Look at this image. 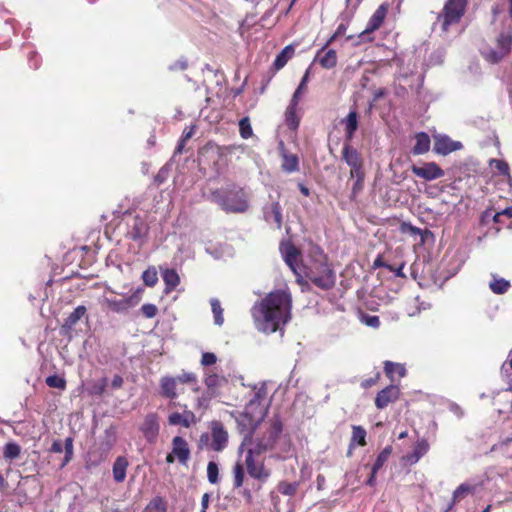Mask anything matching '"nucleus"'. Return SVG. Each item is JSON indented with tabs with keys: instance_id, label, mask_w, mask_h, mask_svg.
Returning <instances> with one entry per match:
<instances>
[{
	"instance_id": "nucleus-28",
	"label": "nucleus",
	"mask_w": 512,
	"mask_h": 512,
	"mask_svg": "<svg viewBox=\"0 0 512 512\" xmlns=\"http://www.w3.org/2000/svg\"><path fill=\"white\" fill-rule=\"evenodd\" d=\"M86 313L85 306H77L74 311L65 319L63 327L71 329Z\"/></svg>"
},
{
	"instance_id": "nucleus-46",
	"label": "nucleus",
	"mask_w": 512,
	"mask_h": 512,
	"mask_svg": "<svg viewBox=\"0 0 512 512\" xmlns=\"http://www.w3.org/2000/svg\"><path fill=\"white\" fill-rule=\"evenodd\" d=\"M283 169L287 172H293L298 169V159L294 155L286 156L283 163Z\"/></svg>"
},
{
	"instance_id": "nucleus-54",
	"label": "nucleus",
	"mask_w": 512,
	"mask_h": 512,
	"mask_svg": "<svg viewBox=\"0 0 512 512\" xmlns=\"http://www.w3.org/2000/svg\"><path fill=\"white\" fill-rule=\"evenodd\" d=\"M302 94H303L302 91H299L298 89H296V91L294 92V94L292 96V99H291V102H290L289 106L297 108V105L299 103V100H300V97H301Z\"/></svg>"
},
{
	"instance_id": "nucleus-23",
	"label": "nucleus",
	"mask_w": 512,
	"mask_h": 512,
	"mask_svg": "<svg viewBox=\"0 0 512 512\" xmlns=\"http://www.w3.org/2000/svg\"><path fill=\"white\" fill-rule=\"evenodd\" d=\"M128 461L124 457H118L113 465V477L116 482H123L126 477Z\"/></svg>"
},
{
	"instance_id": "nucleus-8",
	"label": "nucleus",
	"mask_w": 512,
	"mask_h": 512,
	"mask_svg": "<svg viewBox=\"0 0 512 512\" xmlns=\"http://www.w3.org/2000/svg\"><path fill=\"white\" fill-rule=\"evenodd\" d=\"M140 299L139 293H134L122 299L104 297L103 304L112 312L125 313L130 308L135 307L140 302Z\"/></svg>"
},
{
	"instance_id": "nucleus-1",
	"label": "nucleus",
	"mask_w": 512,
	"mask_h": 512,
	"mask_svg": "<svg viewBox=\"0 0 512 512\" xmlns=\"http://www.w3.org/2000/svg\"><path fill=\"white\" fill-rule=\"evenodd\" d=\"M292 297L287 289L268 293L252 307L256 329L265 334L282 331L291 319Z\"/></svg>"
},
{
	"instance_id": "nucleus-45",
	"label": "nucleus",
	"mask_w": 512,
	"mask_h": 512,
	"mask_svg": "<svg viewBox=\"0 0 512 512\" xmlns=\"http://www.w3.org/2000/svg\"><path fill=\"white\" fill-rule=\"evenodd\" d=\"M489 164L491 167L498 170L500 174L509 175V166L505 161L499 159H491Z\"/></svg>"
},
{
	"instance_id": "nucleus-41",
	"label": "nucleus",
	"mask_w": 512,
	"mask_h": 512,
	"mask_svg": "<svg viewBox=\"0 0 512 512\" xmlns=\"http://www.w3.org/2000/svg\"><path fill=\"white\" fill-rule=\"evenodd\" d=\"M207 478L211 484H217L219 481V467L214 461L207 465Z\"/></svg>"
},
{
	"instance_id": "nucleus-47",
	"label": "nucleus",
	"mask_w": 512,
	"mask_h": 512,
	"mask_svg": "<svg viewBox=\"0 0 512 512\" xmlns=\"http://www.w3.org/2000/svg\"><path fill=\"white\" fill-rule=\"evenodd\" d=\"M175 379H177V382H181V383H196L197 382V377L192 372H184V373L178 375L177 377H175Z\"/></svg>"
},
{
	"instance_id": "nucleus-6",
	"label": "nucleus",
	"mask_w": 512,
	"mask_h": 512,
	"mask_svg": "<svg viewBox=\"0 0 512 512\" xmlns=\"http://www.w3.org/2000/svg\"><path fill=\"white\" fill-rule=\"evenodd\" d=\"M512 44V31L507 29L501 32L495 41V47H491L483 51L485 59L491 63H497L506 57L511 49Z\"/></svg>"
},
{
	"instance_id": "nucleus-37",
	"label": "nucleus",
	"mask_w": 512,
	"mask_h": 512,
	"mask_svg": "<svg viewBox=\"0 0 512 512\" xmlns=\"http://www.w3.org/2000/svg\"><path fill=\"white\" fill-rule=\"evenodd\" d=\"M244 481V469L243 465L237 462L233 467V486L239 488L242 486Z\"/></svg>"
},
{
	"instance_id": "nucleus-30",
	"label": "nucleus",
	"mask_w": 512,
	"mask_h": 512,
	"mask_svg": "<svg viewBox=\"0 0 512 512\" xmlns=\"http://www.w3.org/2000/svg\"><path fill=\"white\" fill-rule=\"evenodd\" d=\"M319 63L321 64L322 67L326 69H331L335 67L337 64L336 51L333 49L326 51L324 55L319 58Z\"/></svg>"
},
{
	"instance_id": "nucleus-17",
	"label": "nucleus",
	"mask_w": 512,
	"mask_h": 512,
	"mask_svg": "<svg viewBox=\"0 0 512 512\" xmlns=\"http://www.w3.org/2000/svg\"><path fill=\"white\" fill-rule=\"evenodd\" d=\"M168 423L172 426L180 425L189 428L191 425L197 423V418L192 411L185 409L183 413H171L168 416Z\"/></svg>"
},
{
	"instance_id": "nucleus-57",
	"label": "nucleus",
	"mask_w": 512,
	"mask_h": 512,
	"mask_svg": "<svg viewBox=\"0 0 512 512\" xmlns=\"http://www.w3.org/2000/svg\"><path fill=\"white\" fill-rule=\"evenodd\" d=\"M123 385V378L120 375H115L112 379L111 386L118 389Z\"/></svg>"
},
{
	"instance_id": "nucleus-2",
	"label": "nucleus",
	"mask_w": 512,
	"mask_h": 512,
	"mask_svg": "<svg viewBox=\"0 0 512 512\" xmlns=\"http://www.w3.org/2000/svg\"><path fill=\"white\" fill-rule=\"evenodd\" d=\"M317 258L307 268L306 276L316 286L330 289L335 283V276L326 261V257L319 248H315Z\"/></svg>"
},
{
	"instance_id": "nucleus-60",
	"label": "nucleus",
	"mask_w": 512,
	"mask_h": 512,
	"mask_svg": "<svg viewBox=\"0 0 512 512\" xmlns=\"http://www.w3.org/2000/svg\"><path fill=\"white\" fill-rule=\"evenodd\" d=\"M257 405L258 403L256 402V400H251L245 408V415H249L252 412L253 408Z\"/></svg>"
},
{
	"instance_id": "nucleus-14",
	"label": "nucleus",
	"mask_w": 512,
	"mask_h": 512,
	"mask_svg": "<svg viewBox=\"0 0 512 512\" xmlns=\"http://www.w3.org/2000/svg\"><path fill=\"white\" fill-rule=\"evenodd\" d=\"M140 430L142 431L147 441L154 442L159 433L158 416L154 413L146 415L140 427Z\"/></svg>"
},
{
	"instance_id": "nucleus-40",
	"label": "nucleus",
	"mask_w": 512,
	"mask_h": 512,
	"mask_svg": "<svg viewBox=\"0 0 512 512\" xmlns=\"http://www.w3.org/2000/svg\"><path fill=\"white\" fill-rule=\"evenodd\" d=\"M391 453H392L391 446H387L381 451V453L377 456V459L373 465L374 473H377V471L384 465V463L388 460Z\"/></svg>"
},
{
	"instance_id": "nucleus-35",
	"label": "nucleus",
	"mask_w": 512,
	"mask_h": 512,
	"mask_svg": "<svg viewBox=\"0 0 512 512\" xmlns=\"http://www.w3.org/2000/svg\"><path fill=\"white\" fill-rule=\"evenodd\" d=\"M352 437H351V445L356 443L360 446H364L366 444V431L361 426H353L352 427Z\"/></svg>"
},
{
	"instance_id": "nucleus-31",
	"label": "nucleus",
	"mask_w": 512,
	"mask_h": 512,
	"mask_svg": "<svg viewBox=\"0 0 512 512\" xmlns=\"http://www.w3.org/2000/svg\"><path fill=\"white\" fill-rule=\"evenodd\" d=\"M298 488H299V484L297 482L290 483V482L282 481L277 486V490L281 494H283L285 496H289V497L294 496L297 493Z\"/></svg>"
},
{
	"instance_id": "nucleus-10",
	"label": "nucleus",
	"mask_w": 512,
	"mask_h": 512,
	"mask_svg": "<svg viewBox=\"0 0 512 512\" xmlns=\"http://www.w3.org/2000/svg\"><path fill=\"white\" fill-rule=\"evenodd\" d=\"M211 429V448L214 451H223L228 444V432L219 421H212L210 424Z\"/></svg>"
},
{
	"instance_id": "nucleus-27",
	"label": "nucleus",
	"mask_w": 512,
	"mask_h": 512,
	"mask_svg": "<svg viewBox=\"0 0 512 512\" xmlns=\"http://www.w3.org/2000/svg\"><path fill=\"white\" fill-rule=\"evenodd\" d=\"M384 370L386 375L393 381L394 374H398L399 377H404L406 375V369L404 365L400 363H394L391 361H386L384 363Z\"/></svg>"
},
{
	"instance_id": "nucleus-12",
	"label": "nucleus",
	"mask_w": 512,
	"mask_h": 512,
	"mask_svg": "<svg viewBox=\"0 0 512 512\" xmlns=\"http://www.w3.org/2000/svg\"><path fill=\"white\" fill-rule=\"evenodd\" d=\"M388 11V5L387 4H381L377 10L373 13L371 18L368 21V24L366 28L360 33L359 37L362 40H365L368 38L369 34L374 32L375 30L379 29L382 25Z\"/></svg>"
},
{
	"instance_id": "nucleus-33",
	"label": "nucleus",
	"mask_w": 512,
	"mask_h": 512,
	"mask_svg": "<svg viewBox=\"0 0 512 512\" xmlns=\"http://www.w3.org/2000/svg\"><path fill=\"white\" fill-rule=\"evenodd\" d=\"M296 107L288 106L285 117H286V123L289 128L295 130L299 126L300 118L296 113Z\"/></svg>"
},
{
	"instance_id": "nucleus-51",
	"label": "nucleus",
	"mask_w": 512,
	"mask_h": 512,
	"mask_svg": "<svg viewBox=\"0 0 512 512\" xmlns=\"http://www.w3.org/2000/svg\"><path fill=\"white\" fill-rule=\"evenodd\" d=\"M500 216H506L508 218H512V206L507 207V208L503 209L501 212L496 213V215L494 216V221L497 222Z\"/></svg>"
},
{
	"instance_id": "nucleus-39",
	"label": "nucleus",
	"mask_w": 512,
	"mask_h": 512,
	"mask_svg": "<svg viewBox=\"0 0 512 512\" xmlns=\"http://www.w3.org/2000/svg\"><path fill=\"white\" fill-rule=\"evenodd\" d=\"M142 279L147 286H154L158 281V274L156 268L149 267L148 269H146L142 274Z\"/></svg>"
},
{
	"instance_id": "nucleus-34",
	"label": "nucleus",
	"mask_w": 512,
	"mask_h": 512,
	"mask_svg": "<svg viewBox=\"0 0 512 512\" xmlns=\"http://www.w3.org/2000/svg\"><path fill=\"white\" fill-rule=\"evenodd\" d=\"M21 452V447L15 442H8L3 451V456L5 459L13 460L19 457Z\"/></svg>"
},
{
	"instance_id": "nucleus-61",
	"label": "nucleus",
	"mask_w": 512,
	"mask_h": 512,
	"mask_svg": "<svg viewBox=\"0 0 512 512\" xmlns=\"http://www.w3.org/2000/svg\"><path fill=\"white\" fill-rule=\"evenodd\" d=\"M403 266H404V265L402 264V265H401L400 267H398L397 269H394V268H393V270H391V271H392V272H394V273L396 274V276L403 277V276H404V274H403V272H402Z\"/></svg>"
},
{
	"instance_id": "nucleus-25",
	"label": "nucleus",
	"mask_w": 512,
	"mask_h": 512,
	"mask_svg": "<svg viewBox=\"0 0 512 512\" xmlns=\"http://www.w3.org/2000/svg\"><path fill=\"white\" fill-rule=\"evenodd\" d=\"M430 143H431L430 138L426 133H424V132L418 133L416 135V144L412 150L413 153L415 155H421V154L428 152L430 149Z\"/></svg>"
},
{
	"instance_id": "nucleus-20",
	"label": "nucleus",
	"mask_w": 512,
	"mask_h": 512,
	"mask_svg": "<svg viewBox=\"0 0 512 512\" xmlns=\"http://www.w3.org/2000/svg\"><path fill=\"white\" fill-rule=\"evenodd\" d=\"M265 220L269 223H275L277 228L280 229L282 225V211L278 202H274L271 206L264 211Z\"/></svg>"
},
{
	"instance_id": "nucleus-32",
	"label": "nucleus",
	"mask_w": 512,
	"mask_h": 512,
	"mask_svg": "<svg viewBox=\"0 0 512 512\" xmlns=\"http://www.w3.org/2000/svg\"><path fill=\"white\" fill-rule=\"evenodd\" d=\"M293 53L294 49L291 46L285 47L274 61V66L276 69L283 68Z\"/></svg>"
},
{
	"instance_id": "nucleus-11",
	"label": "nucleus",
	"mask_w": 512,
	"mask_h": 512,
	"mask_svg": "<svg viewBox=\"0 0 512 512\" xmlns=\"http://www.w3.org/2000/svg\"><path fill=\"white\" fill-rule=\"evenodd\" d=\"M411 171L414 175L426 181H432L444 176V171L435 162H427L422 166L413 165Z\"/></svg>"
},
{
	"instance_id": "nucleus-49",
	"label": "nucleus",
	"mask_w": 512,
	"mask_h": 512,
	"mask_svg": "<svg viewBox=\"0 0 512 512\" xmlns=\"http://www.w3.org/2000/svg\"><path fill=\"white\" fill-rule=\"evenodd\" d=\"M217 361V357L214 353H211V352H205L202 354V358H201V364L203 366H210V365H213L215 364Z\"/></svg>"
},
{
	"instance_id": "nucleus-48",
	"label": "nucleus",
	"mask_w": 512,
	"mask_h": 512,
	"mask_svg": "<svg viewBox=\"0 0 512 512\" xmlns=\"http://www.w3.org/2000/svg\"><path fill=\"white\" fill-rule=\"evenodd\" d=\"M143 315L147 318H153L157 314V307L154 304H144L141 307Z\"/></svg>"
},
{
	"instance_id": "nucleus-7",
	"label": "nucleus",
	"mask_w": 512,
	"mask_h": 512,
	"mask_svg": "<svg viewBox=\"0 0 512 512\" xmlns=\"http://www.w3.org/2000/svg\"><path fill=\"white\" fill-rule=\"evenodd\" d=\"M342 158L350 167V179H354V176H358L359 173H364L363 159L360 153L347 142L342 149Z\"/></svg>"
},
{
	"instance_id": "nucleus-26",
	"label": "nucleus",
	"mask_w": 512,
	"mask_h": 512,
	"mask_svg": "<svg viewBox=\"0 0 512 512\" xmlns=\"http://www.w3.org/2000/svg\"><path fill=\"white\" fill-rule=\"evenodd\" d=\"M162 278L166 285L167 292L175 289L180 282L179 275L174 269H165L162 273Z\"/></svg>"
},
{
	"instance_id": "nucleus-15",
	"label": "nucleus",
	"mask_w": 512,
	"mask_h": 512,
	"mask_svg": "<svg viewBox=\"0 0 512 512\" xmlns=\"http://www.w3.org/2000/svg\"><path fill=\"white\" fill-rule=\"evenodd\" d=\"M172 453L182 465H187L190 458V449L187 441L181 436H175L172 440Z\"/></svg>"
},
{
	"instance_id": "nucleus-36",
	"label": "nucleus",
	"mask_w": 512,
	"mask_h": 512,
	"mask_svg": "<svg viewBox=\"0 0 512 512\" xmlns=\"http://www.w3.org/2000/svg\"><path fill=\"white\" fill-rule=\"evenodd\" d=\"M364 178H365V172L359 173L358 176H354V182L351 188V196L350 198L353 200L357 197V195L362 192L364 188Z\"/></svg>"
},
{
	"instance_id": "nucleus-44",
	"label": "nucleus",
	"mask_w": 512,
	"mask_h": 512,
	"mask_svg": "<svg viewBox=\"0 0 512 512\" xmlns=\"http://www.w3.org/2000/svg\"><path fill=\"white\" fill-rule=\"evenodd\" d=\"M46 384L49 387L58 388L64 390L66 387V381L64 378L53 375L46 378Z\"/></svg>"
},
{
	"instance_id": "nucleus-43",
	"label": "nucleus",
	"mask_w": 512,
	"mask_h": 512,
	"mask_svg": "<svg viewBox=\"0 0 512 512\" xmlns=\"http://www.w3.org/2000/svg\"><path fill=\"white\" fill-rule=\"evenodd\" d=\"M240 135L244 139H248L252 136L253 130L248 117L242 118L239 122Z\"/></svg>"
},
{
	"instance_id": "nucleus-3",
	"label": "nucleus",
	"mask_w": 512,
	"mask_h": 512,
	"mask_svg": "<svg viewBox=\"0 0 512 512\" xmlns=\"http://www.w3.org/2000/svg\"><path fill=\"white\" fill-rule=\"evenodd\" d=\"M215 201L228 213H243L248 209L247 194L241 188L213 193Z\"/></svg>"
},
{
	"instance_id": "nucleus-13",
	"label": "nucleus",
	"mask_w": 512,
	"mask_h": 512,
	"mask_svg": "<svg viewBox=\"0 0 512 512\" xmlns=\"http://www.w3.org/2000/svg\"><path fill=\"white\" fill-rule=\"evenodd\" d=\"M462 148L459 141H453L446 135H435L433 150L440 155H447Z\"/></svg>"
},
{
	"instance_id": "nucleus-4",
	"label": "nucleus",
	"mask_w": 512,
	"mask_h": 512,
	"mask_svg": "<svg viewBox=\"0 0 512 512\" xmlns=\"http://www.w3.org/2000/svg\"><path fill=\"white\" fill-rule=\"evenodd\" d=\"M466 5L467 0H447L442 13L437 16L434 26H439L442 32H448L451 25L460 21Z\"/></svg>"
},
{
	"instance_id": "nucleus-9",
	"label": "nucleus",
	"mask_w": 512,
	"mask_h": 512,
	"mask_svg": "<svg viewBox=\"0 0 512 512\" xmlns=\"http://www.w3.org/2000/svg\"><path fill=\"white\" fill-rule=\"evenodd\" d=\"M254 450H248L245 458V465L248 474L261 482H265L270 477V470L264 466L263 462L254 459Z\"/></svg>"
},
{
	"instance_id": "nucleus-38",
	"label": "nucleus",
	"mask_w": 512,
	"mask_h": 512,
	"mask_svg": "<svg viewBox=\"0 0 512 512\" xmlns=\"http://www.w3.org/2000/svg\"><path fill=\"white\" fill-rule=\"evenodd\" d=\"M211 307L214 315V323L218 326H221L224 323V317L220 302L217 299H212Z\"/></svg>"
},
{
	"instance_id": "nucleus-56",
	"label": "nucleus",
	"mask_w": 512,
	"mask_h": 512,
	"mask_svg": "<svg viewBox=\"0 0 512 512\" xmlns=\"http://www.w3.org/2000/svg\"><path fill=\"white\" fill-rule=\"evenodd\" d=\"M373 267L374 268H379V267H386L388 268L389 270H393V266L391 265H388L386 263L383 262L382 258L379 256L377 257L374 262H373Z\"/></svg>"
},
{
	"instance_id": "nucleus-29",
	"label": "nucleus",
	"mask_w": 512,
	"mask_h": 512,
	"mask_svg": "<svg viewBox=\"0 0 512 512\" xmlns=\"http://www.w3.org/2000/svg\"><path fill=\"white\" fill-rule=\"evenodd\" d=\"M492 281L489 283V287L495 294H503L505 293L509 287L510 282L505 280L504 278H498L495 275H492Z\"/></svg>"
},
{
	"instance_id": "nucleus-62",
	"label": "nucleus",
	"mask_w": 512,
	"mask_h": 512,
	"mask_svg": "<svg viewBox=\"0 0 512 512\" xmlns=\"http://www.w3.org/2000/svg\"><path fill=\"white\" fill-rule=\"evenodd\" d=\"M375 475H376V473H374V467H373V468H372L371 476H370V477H369V479L367 480V484H369V485H371V486L374 484Z\"/></svg>"
},
{
	"instance_id": "nucleus-52",
	"label": "nucleus",
	"mask_w": 512,
	"mask_h": 512,
	"mask_svg": "<svg viewBox=\"0 0 512 512\" xmlns=\"http://www.w3.org/2000/svg\"><path fill=\"white\" fill-rule=\"evenodd\" d=\"M308 80H309V70H307L305 72V74L302 77L301 82H300L299 86L297 87V89L304 93L305 90H306V87H307Z\"/></svg>"
},
{
	"instance_id": "nucleus-42",
	"label": "nucleus",
	"mask_w": 512,
	"mask_h": 512,
	"mask_svg": "<svg viewBox=\"0 0 512 512\" xmlns=\"http://www.w3.org/2000/svg\"><path fill=\"white\" fill-rule=\"evenodd\" d=\"M223 382V378L215 373L207 374L204 383L208 390H214Z\"/></svg>"
},
{
	"instance_id": "nucleus-19",
	"label": "nucleus",
	"mask_w": 512,
	"mask_h": 512,
	"mask_svg": "<svg viewBox=\"0 0 512 512\" xmlns=\"http://www.w3.org/2000/svg\"><path fill=\"white\" fill-rule=\"evenodd\" d=\"M345 125L346 142H350L358 128V115L355 111H350L349 114L342 120Z\"/></svg>"
},
{
	"instance_id": "nucleus-53",
	"label": "nucleus",
	"mask_w": 512,
	"mask_h": 512,
	"mask_svg": "<svg viewBox=\"0 0 512 512\" xmlns=\"http://www.w3.org/2000/svg\"><path fill=\"white\" fill-rule=\"evenodd\" d=\"M148 508H155L160 512H163L165 510L164 504L160 499H155L151 501Z\"/></svg>"
},
{
	"instance_id": "nucleus-58",
	"label": "nucleus",
	"mask_w": 512,
	"mask_h": 512,
	"mask_svg": "<svg viewBox=\"0 0 512 512\" xmlns=\"http://www.w3.org/2000/svg\"><path fill=\"white\" fill-rule=\"evenodd\" d=\"M193 134V131L192 129H190L188 132H185L182 139H181V142L179 144V146L177 147V151L180 152L183 148V143L188 140Z\"/></svg>"
},
{
	"instance_id": "nucleus-63",
	"label": "nucleus",
	"mask_w": 512,
	"mask_h": 512,
	"mask_svg": "<svg viewBox=\"0 0 512 512\" xmlns=\"http://www.w3.org/2000/svg\"><path fill=\"white\" fill-rule=\"evenodd\" d=\"M210 400V397L208 398H198L197 400V406L201 407L204 405V403L208 402Z\"/></svg>"
},
{
	"instance_id": "nucleus-50",
	"label": "nucleus",
	"mask_w": 512,
	"mask_h": 512,
	"mask_svg": "<svg viewBox=\"0 0 512 512\" xmlns=\"http://www.w3.org/2000/svg\"><path fill=\"white\" fill-rule=\"evenodd\" d=\"M363 321L364 323L369 326V327H373V328H378L379 325H380V320H379V317L378 316H365L363 318Z\"/></svg>"
},
{
	"instance_id": "nucleus-55",
	"label": "nucleus",
	"mask_w": 512,
	"mask_h": 512,
	"mask_svg": "<svg viewBox=\"0 0 512 512\" xmlns=\"http://www.w3.org/2000/svg\"><path fill=\"white\" fill-rule=\"evenodd\" d=\"M302 94H303L302 91H299L298 89H296V91L294 92V94L292 96V99H291V102H290L289 106L297 108V105L299 103V100H300V97H301Z\"/></svg>"
},
{
	"instance_id": "nucleus-5",
	"label": "nucleus",
	"mask_w": 512,
	"mask_h": 512,
	"mask_svg": "<svg viewBox=\"0 0 512 512\" xmlns=\"http://www.w3.org/2000/svg\"><path fill=\"white\" fill-rule=\"evenodd\" d=\"M282 432V422L278 417L269 421V427L262 437L258 438L256 444L250 450H254L256 455L272 450Z\"/></svg>"
},
{
	"instance_id": "nucleus-64",
	"label": "nucleus",
	"mask_w": 512,
	"mask_h": 512,
	"mask_svg": "<svg viewBox=\"0 0 512 512\" xmlns=\"http://www.w3.org/2000/svg\"><path fill=\"white\" fill-rule=\"evenodd\" d=\"M175 458V455L171 452L170 454L167 455L166 462L171 464L175 461Z\"/></svg>"
},
{
	"instance_id": "nucleus-21",
	"label": "nucleus",
	"mask_w": 512,
	"mask_h": 512,
	"mask_svg": "<svg viewBox=\"0 0 512 512\" xmlns=\"http://www.w3.org/2000/svg\"><path fill=\"white\" fill-rule=\"evenodd\" d=\"M176 383L177 379L173 377H163L160 381L162 394L167 398L175 399L177 397Z\"/></svg>"
},
{
	"instance_id": "nucleus-24",
	"label": "nucleus",
	"mask_w": 512,
	"mask_h": 512,
	"mask_svg": "<svg viewBox=\"0 0 512 512\" xmlns=\"http://www.w3.org/2000/svg\"><path fill=\"white\" fill-rule=\"evenodd\" d=\"M474 491L475 486L468 483H463L460 486H458V488L453 493L452 503L448 507V510H450L454 504L460 502L467 495L473 493Z\"/></svg>"
},
{
	"instance_id": "nucleus-22",
	"label": "nucleus",
	"mask_w": 512,
	"mask_h": 512,
	"mask_svg": "<svg viewBox=\"0 0 512 512\" xmlns=\"http://www.w3.org/2000/svg\"><path fill=\"white\" fill-rule=\"evenodd\" d=\"M429 450V443L426 439L419 440L414 447L411 455L407 456V461L411 464L417 463Z\"/></svg>"
},
{
	"instance_id": "nucleus-16",
	"label": "nucleus",
	"mask_w": 512,
	"mask_h": 512,
	"mask_svg": "<svg viewBox=\"0 0 512 512\" xmlns=\"http://www.w3.org/2000/svg\"><path fill=\"white\" fill-rule=\"evenodd\" d=\"M281 253L284 261L293 271L294 274L300 275L299 269V257L300 253L292 244H284L281 246Z\"/></svg>"
},
{
	"instance_id": "nucleus-18",
	"label": "nucleus",
	"mask_w": 512,
	"mask_h": 512,
	"mask_svg": "<svg viewBox=\"0 0 512 512\" xmlns=\"http://www.w3.org/2000/svg\"><path fill=\"white\" fill-rule=\"evenodd\" d=\"M399 389L397 386L390 385L381 390L375 399V405L378 409H383L388 406L389 403L394 402L398 399Z\"/></svg>"
},
{
	"instance_id": "nucleus-59",
	"label": "nucleus",
	"mask_w": 512,
	"mask_h": 512,
	"mask_svg": "<svg viewBox=\"0 0 512 512\" xmlns=\"http://www.w3.org/2000/svg\"><path fill=\"white\" fill-rule=\"evenodd\" d=\"M186 68H187V62L185 60H179L173 66H171V69L184 70Z\"/></svg>"
}]
</instances>
